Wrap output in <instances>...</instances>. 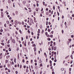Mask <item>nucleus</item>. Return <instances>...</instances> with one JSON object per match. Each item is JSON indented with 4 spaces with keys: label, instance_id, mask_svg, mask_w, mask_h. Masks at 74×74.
Segmentation results:
<instances>
[{
    "label": "nucleus",
    "instance_id": "f257e3e1",
    "mask_svg": "<svg viewBox=\"0 0 74 74\" xmlns=\"http://www.w3.org/2000/svg\"><path fill=\"white\" fill-rule=\"evenodd\" d=\"M1 18L2 19H3V18H4V14H3V12H1Z\"/></svg>",
    "mask_w": 74,
    "mask_h": 74
},
{
    "label": "nucleus",
    "instance_id": "f03ea898",
    "mask_svg": "<svg viewBox=\"0 0 74 74\" xmlns=\"http://www.w3.org/2000/svg\"><path fill=\"white\" fill-rule=\"evenodd\" d=\"M53 49L54 51H56V49H57V47L56 46L54 47Z\"/></svg>",
    "mask_w": 74,
    "mask_h": 74
},
{
    "label": "nucleus",
    "instance_id": "7ed1b4c3",
    "mask_svg": "<svg viewBox=\"0 0 74 74\" xmlns=\"http://www.w3.org/2000/svg\"><path fill=\"white\" fill-rule=\"evenodd\" d=\"M14 23H15V25H17L18 24V21L16 20L15 21Z\"/></svg>",
    "mask_w": 74,
    "mask_h": 74
},
{
    "label": "nucleus",
    "instance_id": "20e7f679",
    "mask_svg": "<svg viewBox=\"0 0 74 74\" xmlns=\"http://www.w3.org/2000/svg\"><path fill=\"white\" fill-rule=\"evenodd\" d=\"M29 20H30V22H31L32 23H33V20L32 19V18H30L29 19Z\"/></svg>",
    "mask_w": 74,
    "mask_h": 74
},
{
    "label": "nucleus",
    "instance_id": "39448f33",
    "mask_svg": "<svg viewBox=\"0 0 74 74\" xmlns=\"http://www.w3.org/2000/svg\"><path fill=\"white\" fill-rule=\"evenodd\" d=\"M12 42L13 43H15V40L14 39H13L12 41Z\"/></svg>",
    "mask_w": 74,
    "mask_h": 74
},
{
    "label": "nucleus",
    "instance_id": "423d86ee",
    "mask_svg": "<svg viewBox=\"0 0 74 74\" xmlns=\"http://www.w3.org/2000/svg\"><path fill=\"white\" fill-rule=\"evenodd\" d=\"M68 40L69 41V42H71V41L72 40H71V39L70 38L68 39Z\"/></svg>",
    "mask_w": 74,
    "mask_h": 74
},
{
    "label": "nucleus",
    "instance_id": "0eeeda50",
    "mask_svg": "<svg viewBox=\"0 0 74 74\" xmlns=\"http://www.w3.org/2000/svg\"><path fill=\"white\" fill-rule=\"evenodd\" d=\"M8 3H10V4H11V0H8Z\"/></svg>",
    "mask_w": 74,
    "mask_h": 74
},
{
    "label": "nucleus",
    "instance_id": "6e6552de",
    "mask_svg": "<svg viewBox=\"0 0 74 74\" xmlns=\"http://www.w3.org/2000/svg\"><path fill=\"white\" fill-rule=\"evenodd\" d=\"M18 59H19V54H18Z\"/></svg>",
    "mask_w": 74,
    "mask_h": 74
},
{
    "label": "nucleus",
    "instance_id": "1a4fd4ad",
    "mask_svg": "<svg viewBox=\"0 0 74 74\" xmlns=\"http://www.w3.org/2000/svg\"><path fill=\"white\" fill-rule=\"evenodd\" d=\"M56 44V42H54L53 43L54 46H55L56 45V44Z\"/></svg>",
    "mask_w": 74,
    "mask_h": 74
},
{
    "label": "nucleus",
    "instance_id": "9d476101",
    "mask_svg": "<svg viewBox=\"0 0 74 74\" xmlns=\"http://www.w3.org/2000/svg\"><path fill=\"white\" fill-rule=\"evenodd\" d=\"M8 60H5V63H8Z\"/></svg>",
    "mask_w": 74,
    "mask_h": 74
},
{
    "label": "nucleus",
    "instance_id": "9b49d317",
    "mask_svg": "<svg viewBox=\"0 0 74 74\" xmlns=\"http://www.w3.org/2000/svg\"><path fill=\"white\" fill-rule=\"evenodd\" d=\"M40 29H38V33H40Z\"/></svg>",
    "mask_w": 74,
    "mask_h": 74
},
{
    "label": "nucleus",
    "instance_id": "f8f14e48",
    "mask_svg": "<svg viewBox=\"0 0 74 74\" xmlns=\"http://www.w3.org/2000/svg\"><path fill=\"white\" fill-rule=\"evenodd\" d=\"M35 10H36V11H37V12L38 11V8H37Z\"/></svg>",
    "mask_w": 74,
    "mask_h": 74
},
{
    "label": "nucleus",
    "instance_id": "ddd939ff",
    "mask_svg": "<svg viewBox=\"0 0 74 74\" xmlns=\"http://www.w3.org/2000/svg\"><path fill=\"white\" fill-rule=\"evenodd\" d=\"M19 31L20 33H21V34H22V31H21V29H19Z\"/></svg>",
    "mask_w": 74,
    "mask_h": 74
},
{
    "label": "nucleus",
    "instance_id": "4468645a",
    "mask_svg": "<svg viewBox=\"0 0 74 74\" xmlns=\"http://www.w3.org/2000/svg\"><path fill=\"white\" fill-rule=\"evenodd\" d=\"M47 40L48 41H51V38H48Z\"/></svg>",
    "mask_w": 74,
    "mask_h": 74
},
{
    "label": "nucleus",
    "instance_id": "2eb2a0df",
    "mask_svg": "<svg viewBox=\"0 0 74 74\" xmlns=\"http://www.w3.org/2000/svg\"><path fill=\"white\" fill-rule=\"evenodd\" d=\"M48 32H51V29H48Z\"/></svg>",
    "mask_w": 74,
    "mask_h": 74
},
{
    "label": "nucleus",
    "instance_id": "dca6fc26",
    "mask_svg": "<svg viewBox=\"0 0 74 74\" xmlns=\"http://www.w3.org/2000/svg\"><path fill=\"white\" fill-rule=\"evenodd\" d=\"M10 63L12 64V65L14 64V62L13 61L12 62V63H11V61H10Z\"/></svg>",
    "mask_w": 74,
    "mask_h": 74
},
{
    "label": "nucleus",
    "instance_id": "f3484780",
    "mask_svg": "<svg viewBox=\"0 0 74 74\" xmlns=\"http://www.w3.org/2000/svg\"><path fill=\"white\" fill-rule=\"evenodd\" d=\"M8 50L9 51H11V47H10L9 48Z\"/></svg>",
    "mask_w": 74,
    "mask_h": 74
},
{
    "label": "nucleus",
    "instance_id": "a211bd4d",
    "mask_svg": "<svg viewBox=\"0 0 74 74\" xmlns=\"http://www.w3.org/2000/svg\"><path fill=\"white\" fill-rule=\"evenodd\" d=\"M39 61V63H42V61H41V58L40 59V60Z\"/></svg>",
    "mask_w": 74,
    "mask_h": 74
},
{
    "label": "nucleus",
    "instance_id": "6ab92c4d",
    "mask_svg": "<svg viewBox=\"0 0 74 74\" xmlns=\"http://www.w3.org/2000/svg\"><path fill=\"white\" fill-rule=\"evenodd\" d=\"M26 73H28V72H29V70H28V69H27L26 70Z\"/></svg>",
    "mask_w": 74,
    "mask_h": 74
},
{
    "label": "nucleus",
    "instance_id": "aec40b11",
    "mask_svg": "<svg viewBox=\"0 0 74 74\" xmlns=\"http://www.w3.org/2000/svg\"><path fill=\"white\" fill-rule=\"evenodd\" d=\"M40 67L42 66V64L41 63L40 64Z\"/></svg>",
    "mask_w": 74,
    "mask_h": 74
},
{
    "label": "nucleus",
    "instance_id": "412c9836",
    "mask_svg": "<svg viewBox=\"0 0 74 74\" xmlns=\"http://www.w3.org/2000/svg\"><path fill=\"white\" fill-rule=\"evenodd\" d=\"M33 47H36V44H33Z\"/></svg>",
    "mask_w": 74,
    "mask_h": 74
},
{
    "label": "nucleus",
    "instance_id": "4be33fe9",
    "mask_svg": "<svg viewBox=\"0 0 74 74\" xmlns=\"http://www.w3.org/2000/svg\"><path fill=\"white\" fill-rule=\"evenodd\" d=\"M48 23V21H47L46 22V25H47Z\"/></svg>",
    "mask_w": 74,
    "mask_h": 74
},
{
    "label": "nucleus",
    "instance_id": "5701e85b",
    "mask_svg": "<svg viewBox=\"0 0 74 74\" xmlns=\"http://www.w3.org/2000/svg\"><path fill=\"white\" fill-rule=\"evenodd\" d=\"M27 32L29 34H30V32L29 31V30H28Z\"/></svg>",
    "mask_w": 74,
    "mask_h": 74
},
{
    "label": "nucleus",
    "instance_id": "b1692460",
    "mask_svg": "<svg viewBox=\"0 0 74 74\" xmlns=\"http://www.w3.org/2000/svg\"><path fill=\"white\" fill-rule=\"evenodd\" d=\"M45 34L46 36H47V35H48V32H46L45 33Z\"/></svg>",
    "mask_w": 74,
    "mask_h": 74
},
{
    "label": "nucleus",
    "instance_id": "393cba45",
    "mask_svg": "<svg viewBox=\"0 0 74 74\" xmlns=\"http://www.w3.org/2000/svg\"><path fill=\"white\" fill-rule=\"evenodd\" d=\"M0 32H3V30L2 29H1L0 30Z\"/></svg>",
    "mask_w": 74,
    "mask_h": 74
},
{
    "label": "nucleus",
    "instance_id": "a878e982",
    "mask_svg": "<svg viewBox=\"0 0 74 74\" xmlns=\"http://www.w3.org/2000/svg\"><path fill=\"white\" fill-rule=\"evenodd\" d=\"M7 24H10V22H9V21H7V22H6Z\"/></svg>",
    "mask_w": 74,
    "mask_h": 74
},
{
    "label": "nucleus",
    "instance_id": "bb28decb",
    "mask_svg": "<svg viewBox=\"0 0 74 74\" xmlns=\"http://www.w3.org/2000/svg\"><path fill=\"white\" fill-rule=\"evenodd\" d=\"M29 68L30 71L31 72H32V69H30V65H29Z\"/></svg>",
    "mask_w": 74,
    "mask_h": 74
},
{
    "label": "nucleus",
    "instance_id": "cd10ccee",
    "mask_svg": "<svg viewBox=\"0 0 74 74\" xmlns=\"http://www.w3.org/2000/svg\"><path fill=\"white\" fill-rule=\"evenodd\" d=\"M40 29H42V25H41L40 26Z\"/></svg>",
    "mask_w": 74,
    "mask_h": 74
},
{
    "label": "nucleus",
    "instance_id": "c85d7f7f",
    "mask_svg": "<svg viewBox=\"0 0 74 74\" xmlns=\"http://www.w3.org/2000/svg\"><path fill=\"white\" fill-rule=\"evenodd\" d=\"M10 41H11V40H12V36H11L10 37Z\"/></svg>",
    "mask_w": 74,
    "mask_h": 74
},
{
    "label": "nucleus",
    "instance_id": "c756f323",
    "mask_svg": "<svg viewBox=\"0 0 74 74\" xmlns=\"http://www.w3.org/2000/svg\"><path fill=\"white\" fill-rule=\"evenodd\" d=\"M21 41H22L23 40V37H21Z\"/></svg>",
    "mask_w": 74,
    "mask_h": 74
},
{
    "label": "nucleus",
    "instance_id": "7c9ffc66",
    "mask_svg": "<svg viewBox=\"0 0 74 74\" xmlns=\"http://www.w3.org/2000/svg\"><path fill=\"white\" fill-rule=\"evenodd\" d=\"M61 71H63V70H64V68H62L61 69Z\"/></svg>",
    "mask_w": 74,
    "mask_h": 74
},
{
    "label": "nucleus",
    "instance_id": "2f4dec72",
    "mask_svg": "<svg viewBox=\"0 0 74 74\" xmlns=\"http://www.w3.org/2000/svg\"><path fill=\"white\" fill-rule=\"evenodd\" d=\"M11 72V71L10 70V69H8V72L10 73Z\"/></svg>",
    "mask_w": 74,
    "mask_h": 74
},
{
    "label": "nucleus",
    "instance_id": "473e14b6",
    "mask_svg": "<svg viewBox=\"0 0 74 74\" xmlns=\"http://www.w3.org/2000/svg\"><path fill=\"white\" fill-rule=\"evenodd\" d=\"M7 46H8V47H10V45H9L8 44V45H7Z\"/></svg>",
    "mask_w": 74,
    "mask_h": 74
},
{
    "label": "nucleus",
    "instance_id": "72a5a7b5",
    "mask_svg": "<svg viewBox=\"0 0 74 74\" xmlns=\"http://www.w3.org/2000/svg\"><path fill=\"white\" fill-rule=\"evenodd\" d=\"M50 37H53V35H51L50 36Z\"/></svg>",
    "mask_w": 74,
    "mask_h": 74
},
{
    "label": "nucleus",
    "instance_id": "f704fd0d",
    "mask_svg": "<svg viewBox=\"0 0 74 74\" xmlns=\"http://www.w3.org/2000/svg\"><path fill=\"white\" fill-rule=\"evenodd\" d=\"M23 3L24 4H25V3H26V1H23Z\"/></svg>",
    "mask_w": 74,
    "mask_h": 74
},
{
    "label": "nucleus",
    "instance_id": "c9c22d12",
    "mask_svg": "<svg viewBox=\"0 0 74 74\" xmlns=\"http://www.w3.org/2000/svg\"><path fill=\"white\" fill-rule=\"evenodd\" d=\"M43 4V5H45V2L43 1L42 2Z\"/></svg>",
    "mask_w": 74,
    "mask_h": 74
},
{
    "label": "nucleus",
    "instance_id": "e433bc0d",
    "mask_svg": "<svg viewBox=\"0 0 74 74\" xmlns=\"http://www.w3.org/2000/svg\"><path fill=\"white\" fill-rule=\"evenodd\" d=\"M26 38L27 40V39H28V36H26Z\"/></svg>",
    "mask_w": 74,
    "mask_h": 74
},
{
    "label": "nucleus",
    "instance_id": "4c0bfd02",
    "mask_svg": "<svg viewBox=\"0 0 74 74\" xmlns=\"http://www.w3.org/2000/svg\"><path fill=\"white\" fill-rule=\"evenodd\" d=\"M53 11L52 10L51 11V14H53Z\"/></svg>",
    "mask_w": 74,
    "mask_h": 74
},
{
    "label": "nucleus",
    "instance_id": "58836bf2",
    "mask_svg": "<svg viewBox=\"0 0 74 74\" xmlns=\"http://www.w3.org/2000/svg\"><path fill=\"white\" fill-rule=\"evenodd\" d=\"M1 44L2 45H3V46H4V43H1Z\"/></svg>",
    "mask_w": 74,
    "mask_h": 74
},
{
    "label": "nucleus",
    "instance_id": "ea45409f",
    "mask_svg": "<svg viewBox=\"0 0 74 74\" xmlns=\"http://www.w3.org/2000/svg\"><path fill=\"white\" fill-rule=\"evenodd\" d=\"M15 33L17 35L18 34V32H17V31H16Z\"/></svg>",
    "mask_w": 74,
    "mask_h": 74
},
{
    "label": "nucleus",
    "instance_id": "a19ab883",
    "mask_svg": "<svg viewBox=\"0 0 74 74\" xmlns=\"http://www.w3.org/2000/svg\"><path fill=\"white\" fill-rule=\"evenodd\" d=\"M46 14L47 15H48V14H49V13H48V12H46Z\"/></svg>",
    "mask_w": 74,
    "mask_h": 74
},
{
    "label": "nucleus",
    "instance_id": "79ce46f5",
    "mask_svg": "<svg viewBox=\"0 0 74 74\" xmlns=\"http://www.w3.org/2000/svg\"><path fill=\"white\" fill-rule=\"evenodd\" d=\"M26 65H24V66H23V68H24V69H25V68H26Z\"/></svg>",
    "mask_w": 74,
    "mask_h": 74
},
{
    "label": "nucleus",
    "instance_id": "37998d69",
    "mask_svg": "<svg viewBox=\"0 0 74 74\" xmlns=\"http://www.w3.org/2000/svg\"><path fill=\"white\" fill-rule=\"evenodd\" d=\"M51 60H53V61L54 60V58H53V57H52V58H51Z\"/></svg>",
    "mask_w": 74,
    "mask_h": 74
},
{
    "label": "nucleus",
    "instance_id": "c03bdc74",
    "mask_svg": "<svg viewBox=\"0 0 74 74\" xmlns=\"http://www.w3.org/2000/svg\"><path fill=\"white\" fill-rule=\"evenodd\" d=\"M52 61H51V60H50V61H49L50 64L52 63Z\"/></svg>",
    "mask_w": 74,
    "mask_h": 74
},
{
    "label": "nucleus",
    "instance_id": "a18cd8bd",
    "mask_svg": "<svg viewBox=\"0 0 74 74\" xmlns=\"http://www.w3.org/2000/svg\"><path fill=\"white\" fill-rule=\"evenodd\" d=\"M34 16L36 15V12H34Z\"/></svg>",
    "mask_w": 74,
    "mask_h": 74
},
{
    "label": "nucleus",
    "instance_id": "49530a36",
    "mask_svg": "<svg viewBox=\"0 0 74 74\" xmlns=\"http://www.w3.org/2000/svg\"><path fill=\"white\" fill-rule=\"evenodd\" d=\"M69 71H71V68H69Z\"/></svg>",
    "mask_w": 74,
    "mask_h": 74
},
{
    "label": "nucleus",
    "instance_id": "de8ad7c7",
    "mask_svg": "<svg viewBox=\"0 0 74 74\" xmlns=\"http://www.w3.org/2000/svg\"><path fill=\"white\" fill-rule=\"evenodd\" d=\"M58 9H59V10L60 9V6H58Z\"/></svg>",
    "mask_w": 74,
    "mask_h": 74
},
{
    "label": "nucleus",
    "instance_id": "09e8293b",
    "mask_svg": "<svg viewBox=\"0 0 74 74\" xmlns=\"http://www.w3.org/2000/svg\"><path fill=\"white\" fill-rule=\"evenodd\" d=\"M18 24H19V25H20V24H21V22H19V21H18Z\"/></svg>",
    "mask_w": 74,
    "mask_h": 74
},
{
    "label": "nucleus",
    "instance_id": "8fccbe9b",
    "mask_svg": "<svg viewBox=\"0 0 74 74\" xmlns=\"http://www.w3.org/2000/svg\"><path fill=\"white\" fill-rule=\"evenodd\" d=\"M7 44H10V40H8V42H7Z\"/></svg>",
    "mask_w": 74,
    "mask_h": 74
},
{
    "label": "nucleus",
    "instance_id": "3c124183",
    "mask_svg": "<svg viewBox=\"0 0 74 74\" xmlns=\"http://www.w3.org/2000/svg\"><path fill=\"white\" fill-rule=\"evenodd\" d=\"M15 73H16V74H18V71H15Z\"/></svg>",
    "mask_w": 74,
    "mask_h": 74
},
{
    "label": "nucleus",
    "instance_id": "603ef678",
    "mask_svg": "<svg viewBox=\"0 0 74 74\" xmlns=\"http://www.w3.org/2000/svg\"><path fill=\"white\" fill-rule=\"evenodd\" d=\"M57 14H58V16H59L60 14L58 12H57Z\"/></svg>",
    "mask_w": 74,
    "mask_h": 74
},
{
    "label": "nucleus",
    "instance_id": "864d4df0",
    "mask_svg": "<svg viewBox=\"0 0 74 74\" xmlns=\"http://www.w3.org/2000/svg\"><path fill=\"white\" fill-rule=\"evenodd\" d=\"M51 33H52V34H53V31H52L51 32Z\"/></svg>",
    "mask_w": 74,
    "mask_h": 74
},
{
    "label": "nucleus",
    "instance_id": "5fc2aeb1",
    "mask_svg": "<svg viewBox=\"0 0 74 74\" xmlns=\"http://www.w3.org/2000/svg\"><path fill=\"white\" fill-rule=\"evenodd\" d=\"M36 5H37V7H38V5H39L38 4V3H37L36 4Z\"/></svg>",
    "mask_w": 74,
    "mask_h": 74
},
{
    "label": "nucleus",
    "instance_id": "6e6d98bb",
    "mask_svg": "<svg viewBox=\"0 0 74 74\" xmlns=\"http://www.w3.org/2000/svg\"><path fill=\"white\" fill-rule=\"evenodd\" d=\"M62 34L64 32V31H63V30H62Z\"/></svg>",
    "mask_w": 74,
    "mask_h": 74
},
{
    "label": "nucleus",
    "instance_id": "4d7b16f0",
    "mask_svg": "<svg viewBox=\"0 0 74 74\" xmlns=\"http://www.w3.org/2000/svg\"><path fill=\"white\" fill-rule=\"evenodd\" d=\"M16 50H17V51H19V48H17V49H16Z\"/></svg>",
    "mask_w": 74,
    "mask_h": 74
},
{
    "label": "nucleus",
    "instance_id": "13d9d810",
    "mask_svg": "<svg viewBox=\"0 0 74 74\" xmlns=\"http://www.w3.org/2000/svg\"><path fill=\"white\" fill-rule=\"evenodd\" d=\"M23 26L24 27H26V25H24Z\"/></svg>",
    "mask_w": 74,
    "mask_h": 74
},
{
    "label": "nucleus",
    "instance_id": "bf43d9fd",
    "mask_svg": "<svg viewBox=\"0 0 74 74\" xmlns=\"http://www.w3.org/2000/svg\"><path fill=\"white\" fill-rule=\"evenodd\" d=\"M27 28H30V26H29L28 25L27 26Z\"/></svg>",
    "mask_w": 74,
    "mask_h": 74
},
{
    "label": "nucleus",
    "instance_id": "052dcab7",
    "mask_svg": "<svg viewBox=\"0 0 74 74\" xmlns=\"http://www.w3.org/2000/svg\"><path fill=\"white\" fill-rule=\"evenodd\" d=\"M46 11H48V8H46Z\"/></svg>",
    "mask_w": 74,
    "mask_h": 74
},
{
    "label": "nucleus",
    "instance_id": "680f3d73",
    "mask_svg": "<svg viewBox=\"0 0 74 74\" xmlns=\"http://www.w3.org/2000/svg\"><path fill=\"white\" fill-rule=\"evenodd\" d=\"M23 63H24V62H25V60H24V59H23Z\"/></svg>",
    "mask_w": 74,
    "mask_h": 74
},
{
    "label": "nucleus",
    "instance_id": "e2e57ef3",
    "mask_svg": "<svg viewBox=\"0 0 74 74\" xmlns=\"http://www.w3.org/2000/svg\"><path fill=\"white\" fill-rule=\"evenodd\" d=\"M64 18V17L63 15H62V19H63V18Z\"/></svg>",
    "mask_w": 74,
    "mask_h": 74
},
{
    "label": "nucleus",
    "instance_id": "0e129e2a",
    "mask_svg": "<svg viewBox=\"0 0 74 74\" xmlns=\"http://www.w3.org/2000/svg\"><path fill=\"white\" fill-rule=\"evenodd\" d=\"M20 69L22 68V65H20Z\"/></svg>",
    "mask_w": 74,
    "mask_h": 74
},
{
    "label": "nucleus",
    "instance_id": "69168bd1",
    "mask_svg": "<svg viewBox=\"0 0 74 74\" xmlns=\"http://www.w3.org/2000/svg\"><path fill=\"white\" fill-rule=\"evenodd\" d=\"M44 30L42 29V34H43V33L44 32Z\"/></svg>",
    "mask_w": 74,
    "mask_h": 74
},
{
    "label": "nucleus",
    "instance_id": "338daca9",
    "mask_svg": "<svg viewBox=\"0 0 74 74\" xmlns=\"http://www.w3.org/2000/svg\"><path fill=\"white\" fill-rule=\"evenodd\" d=\"M22 25H24V22H23V21H22Z\"/></svg>",
    "mask_w": 74,
    "mask_h": 74
},
{
    "label": "nucleus",
    "instance_id": "774afa93",
    "mask_svg": "<svg viewBox=\"0 0 74 74\" xmlns=\"http://www.w3.org/2000/svg\"><path fill=\"white\" fill-rule=\"evenodd\" d=\"M52 74H55V72H52Z\"/></svg>",
    "mask_w": 74,
    "mask_h": 74
}]
</instances>
